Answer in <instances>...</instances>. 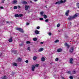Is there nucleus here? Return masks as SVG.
I'll use <instances>...</instances> for the list:
<instances>
[{"instance_id":"1","label":"nucleus","mask_w":79,"mask_h":79,"mask_svg":"<svg viewBox=\"0 0 79 79\" xmlns=\"http://www.w3.org/2000/svg\"><path fill=\"white\" fill-rule=\"evenodd\" d=\"M79 15V13H77L72 16H70L68 18V20H70L73 19H76V17H77Z\"/></svg>"},{"instance_id":"2","label":"nucleus","mask_w":79,"mask_h":79,"mask_svg":"<svg viewBox=\"0 0 79 79\" xmlns=\"http://www.w3.org/2000/svg\"><path fill=\"white\" fill-rule=\"evenodd\" d=\"M66 0H64V1L61 0L60 1H58L56 2L55 4L56 5H60L61 3H64L66 2Z\"/></svg>"},{"instance_id":"3","label":"nucleus","mask_w":79,"mask_h":79,"mask_svg":"<svg viewBox=\"0 0 79 79\" xmlns=\"http://www.w3.org/2000/svg\"><path fill=\"white\" fill-rule=\"evenodd\" d=\"M16 30H17V31H20V32H23L24 31H23V29L20 28H18L17 27L16 28Z\"/></svg>"},{"instance_id":"4","label":"nucleus","mask_w":79,"mask_h":79,"mask_svg":"<svg viewBox=\"0 0 79 79\" xmlns=\"http://www.w3.org/2000/svg\"><path fill=\"white\" fill-rule=\"evenodd\" d=\"M74 51V48L73 47H72L70 49L69 52L70 53H73Z\"/></svg>"},{"instance_id":"5","label":"nucleus","mask_w":79,"mask_h":79,"mask_svg":"<svg viewBox=\"0 0 79 79\" xmlns=\"http://www.w3.org/2000/svg\"><path fill=\"white\" fill-rule=\"evenodd\" d=\"M57 52H58L59 53L60 52H62V51H63V49L61 48H59L57 49Z\"/></svg>"},{"instance_id":"6","label":"nucleus","mask_w":79,"mask_h":79,"mask_svg":"<svg viewBox=\"0 0 79 79\" xmlns=\"http://www.w3.org/2000/svg\"><path fill=\"white\" fill-rule=\"evenodd\" d=\"M26 10H27L29 8H30V7L26 5L25 6Z\"/></svg>"},{"instance_id":"7","label":"nucleus","mask_w":79,"mask_h":79,"mask_svg":"<svg viewBox=\"0 0 79 79\" xmlns=\"http://www.w3.org/2000/svg\"><path fill=\"white\" fill-rule=\"evenodd\" d=\"M44 48H41L40 49H39L38 52H42V51H43V50H44Z\"/></svg>"},{"instance_id":"8","label":"nucleus","mask_w":79,"mask_h":79,"mask_svg":"<svg viewBox=\"0 0 79 79\" xmlns=\"http://www.w3.org/2000/svg\"><path fill=\"white\" fill-rule=\"evenodd\" d=\"M34 69H35V66L32 65V67L31 68V70L32 71H34Z\"/></svg>"},{"instance_id":"9","label":"nucleus","mask_w":79,"mask_h":79,"mask_svg":"<svg viewBox=\"0 0 79 79\" xmlns=\"http://www.w3.org/2000/svg\"><path fill=\"white\" fill-rule=\"evenodd\" d=\"M73 59L72 58H71L70 60V63L71 64H73Z\"/></svg>"},{"instance_id":"10","label":"nucleus","mask_w":79,"mask_h":79,"mask_svg":"<svg viewBox=\"0 0 79 79\" xmlns=\"http://www.w3.org/2000/svg\"><path fill=\"white\" fill-rule=\"evenodd\" d=\"M69 11V10H67L65 13V15L66 16H68V14Z\"/></svg>"},{"instance_id":"11","label":"nucleus","mask_w":79,"mask_h":79,"mask_svg":"<svg viewBox=\"0 0 79 79\" xmlns=\"http://www.w3.org/2000/svg\"><path fill=\"white\" fill-rule=\"evenodd\" d=\"M35 33L36 34H39V31L37 30H36L35 31Z\"/></svg>"},{"instance_id":"12","label":"nucleus","mask_w":79,"mask_h":79,"mask_svg":"<svg viewBox=\"0 0 79 79\" xmlns=\"http://www.w3.org/2000/svg\"><path fill=\"white\" fill-rule=\"evenodd\" d=\"M64 45L67 47L68 48H69V45L68 44L66 43H65Z\"/></svg>"},{"instance_id":"13","label":"nucleus","mask_w":79,"mask_h":79,"mask_svg":"<svg viewBox=\"0 0 79 79\" xmlns=\"http://www.w3.org/2000/svg\"><path fill=\"white\" fill-rule=\"evenodd\" d=\"M13 66H17V64H16V63L14 62L13 63Z\"/></svg>"},{"instance_id":"14","label":"nucleus","mask_w":79,"mask_h":79,"mask_svg":"<svg viewBox=\"0 0 79 79\" xmlns=\"http://www.w3.org/2000/svg\"><path fill=\"white\" fill-rule=\"evenodd\" d=\"M33 60H37V57L35 56H34L33 58Z\"/></svg>"},{"instance_id":"15","label":"nucleus","mask_w":79,"mask_h":79,"mask_svg":"<svg viewBox=\"0 0 79 79\" xmlns=\"http://www.w3.org/2000/svg\"><path fill=\"white\" fill-rule=\"evenodd\" d=\"M15 18H18V17H19V15H18V14H15Z\"/></svg>"},{"instance_id":"16","label":"nucleus","mask_w":79,"mask_h":79,"mask_svg":"<svg viewBox=\"0 0 79 79\" xmlns=\"http://www.w3.org/2000/svg\"><path fill=\"white\" fill-rule=\"evenodd\" d=\"M44 12L43 11H42L40 12V14L41 16H44Z\"/></svg>"},{"instance_id":"17","label":"nucleus","mask_w":79,"mask_h":79,"mask_svg":"<svg viewBox=\"0 0 79 79\" xmlns=\"http://www.w3.org/2000/svg\"><path fill=\"white\" fill-rule=\"evenodd\" d=\"M42 61H45V58L44 57H42L41 58Z\"/></svg>"},{"instance_id":"18","label":"nucleus","mask_w":79,"mask_h":79,"mask_svg":"<svg viewBox=\"0 0 79 79\" xmlns=\"http://www.w3.org/2000/svg\"><path fill=\"white\" fill-rule=\"evenodd\" d=\"M37 40V38L35 37L33 39L34 41H36Z\"/></svg>"},{"instance_id":"19","label":"nucleus","mask_w":79,"mask_h":79,"mask_svg":"<svg viewBox=\"0 0 79 79\" xmlns=\"http://www.w3.org/2000/svg\"><path fill=\"white\" fill-rule=\"evenodd\" d=\"M7 79V77H6V76H4L2 78V79Z\"/></svg>"},{"instance_id":"20","label":"nucleus","mask_w":79,"mask_h":79,"mask_svg":"<svg viewBox=\"0 0 79 79\" xmlns=\"http://www.w3.org/2000/svg\"><path fill=\"white\" fill-rule=\"evenodd\" d=\"M12 41H13V40H12V39H11V38L9 40V42H12Z\"/></svg>"},{"instance_id":"21","label":"nucleus","mask_w":79,"mask_h":79,"mask_svg":"<svg viewBox=\"0 0 79 79\" xmlns=\"http://www.w3.org/2000/svg\"><path fill=\"white\" fill-rule=\"evenodd\" d=\"M23 16V15L22 14L19 15V17H22Z\"/></svg>"},{"instance_id":"22","label":"nucleus","mask_w":79,"mask_h":79,"mask_svg":"<svg viewBox=\"0 0 79 79\" xmlns=\"http://www.w3.org/2000/svg\"><path fill=\"white\" fill-rule=\"evenodd\" d=\"M43 16H44V18H45V19H46V18H47V16L45 15H44Z\"/></svg>"},{"instance_id":"23","label":"nucleus","mask_w":79,"mask_h":79,"mask_svg":"<svg viewBox=\"0 0 79 79\" xmlns=\"http://www.w3.org/2000/svg\"><path fill=\"white\" fill-rule=\"evenodd\" d=\"M17 60L18 61H21V59L19 58L17 59Z\"/></svg>"},{"instance_id":"24","label":"nucleus","mask_w":79,"mask_h":79,"mask_svg":"<svg viewBox=\"0 0 79 79\" xmlns=\"http://www.w3.org/2000/svg\"><path fill=\"white\" fill-rule=\"evenodd\" d=\"M35 67H39V64H37L35 65Z\"/></svg>"},{"instance_id":"25","label":"nucleus","mask_w":79,"mask_h":79,"mask_svg":"<svg viewBox=\"0 0 79 79\" xmlns=\"http://www.w3.org/2000/svg\"><path fill=\"white\" fill-rule=\"evenodd\" d=\"M17 2V1L14 0L13 1V3H14V4H15Z\"/></svg>"},{"instance_id":"26","label":"nucleus","mask_w":79,"mask_h":79,"mask_svg":"<svg viewBox=\"0 0 79 79\" xmlns=\"http://www.w3.org/2000/svg\"><path fill=\"white\" fill-rule=\"evenodd\" d=\"M23 4H27V3L26 1H24L23 2Z\"/></svg>"},{"instance_id":"27","label":"nucleus","mask_w":79,"mask_h":79,"mask_svg":"<svg viewBox=\"0 0 79 79\" xmlns=\"http://www.w3.org/2000/svg\"><path fill=\"white\" fill-rule=\"evenodd\" d=\"M59 42V40H57L54 42H55V43H57V42Z\"/></svg>"},{"instance_id":"28","label":"nucleus","mask_w":79,"mask_h":79,"mask_svg":"<svg viewBox=\"0 0 79 79\" xmlns=\"http://www.w3.org/2000/svg\"><path fill=\"white\" fill-rule=\"evenodd\" d=\"M60 24L58 23V24L57 25V27H60Z\"/></svg>"},{"instance_id":"29","label":"nucleus","mask_w":79,"mask_h":79,"mask_svg":"<svg viewBox=\"0 0 79 79\" xmlns=\"http://www.w3.org/2000/svg\"><path fill=\"white\" fill-rule=\"evenodd\" d=\"M69 78L70 79H73V77L72 76H70L69 77Z\"/></svg>"},{"instance_id":"30","label":"nucleus","mask_w":79,"mask_h":79,"mask_svg":"<svg viewBox=\"0 0 79 79\" xmlns=\"http://www.w3.org/2000/svg\"><path fill=\"white\" fill-rule=\"evenodd\" d=\"M26 44H31V42H30V41H27L26 42Z\"/></svg>"},{"instance_id":"31","label":"nucleus","mask_w":79,"mask_h":79,"mask_svg":"<svg viewBox=\"0 0 79 79\" xmlns=\"http://www.w3.org/2000/svg\"><path fill=\"white\" fill-rule=\"evenodd\" d=\"M41 21H42V20H44V19H43V18H40L39 19Z\"/></svg>"},{"instance_id":"32","label":"nucleus","mask_w":79,"mask_h":79,"mask_svg":"<svg viewBox=\"0 0 79 79\" xmlns=\"http://www.w3.org/2000/svg\"><path fill=\"white\" fill-rule=\"evenodd\" d=\"M14 9H17V6H14Z\"/></svg>"},{"instance_id":"33","label":"nucleus","mask_w":79,"mask_h":79,"mask_svg":"<svg viewBox=\"0 0 79 79\" xmlns=\"http://www.w3.org/2000/svg\"><path fill=\"white\" fill-rule=\"evenodd\" d=\"M27 50L29 51H31V49H30V47H28L27 48Z\"/></svg>"},{"instance_id":"34","label":"nucleus","mask_w":79,"mask_h":79,"mask_svg":"<svg viewBox=\"0 0 79 79\" xmlns=\"http://www.w3.org/2000/svg\"><path fill=\"white\" fill-rule=\"evenodd\" d=\"M73 74H76V71H74L73 72Z\"/></svg>"},{"instance_id":"35","label":"nucleus","mask_w":79,"mask_h":79,"mask_svg":"<svg viewBox=\"0 0 79 79\" xmlns=\"http://www.w3.org/2000/svg\"><path fill=\"white\" fill-rule=\"evenodd\" d=\"M55 60L56 61H57L58 60V58H56L55 59Z\"/></svg>"},{"instance_id":"36","label":"nucleus","mask_w":79,"mask_h":79,"mask_svg":"<svg viewBox=\"0 0 79 79\" xmlns=\"http://www.w3.org/2000/svg\"><path fill=\"white\" fill-rule=\"evenodd\" d=\"M25 62L26 63H29V61L28 60H26L25 61Z\"/></svg>"},{"instance_id":"37","label":"nucleus","mask_w":79,"mask_h":79,"mask_svg":"<svg viewBox=\"0 0 79 79\" xmlns=\"http://www.w3.org/2000/svg\"><path fill=\"white\" fill-rule=\"evenodd\" d=\"M48 19H46L45 20V22H48Z\"/></svg>"},{"instance_id":"38","label":"nucleus","mask_w":79,"mask_h":79,"mask_svg":"<svg viewBox=\"0 0 79 79\" xmlns=\"http://www.w3.org/2000/svg\"><path fill=\"white\" fill-rule=\"evenodd\" d=\"M12 52H15V53L16 52V51L15 50H13L12 51Z\"/></svg>"},{"instance_id":"39","label":"nucleus","mask_w":79,"mask_h":79,"mask_svg":"<svg viewBox=\"0 0 79 79\" xmlns=\"http://www.w3.org/2000/svg\"><path fill=\"white\" fill-rule=\"evenodd\" d=\"M36 29H40V27H36Z\"/></svg>"},{"instance_id":"40","label":"nucleus","mask_w":79,"mask_h":79,"mask_svg":"<svg viewBox=\"0 0 79 79\" xmlns=\"http://www.w3.org/2000/svg\"><path fill=\"white\" fill-rule=\"evenodd\" d=\"M5 2V0H2V3H3Z\"/></svg>"},{"instance_id":"41","label":"nucleus","mask_w":79,"mask_h":79,"mask_svg":"<svg viewBox=\"0 0 79 79\" xmlns=\"http://www.w3.org/2000/svg\"><path fill=\"white\" fill-rule=\"evenodd\" d=\"M0 8L1 9V10H2V9H3V7H0Z\"/></svg>"},{"instance_id":"42","label":"nucleus","mask_w":79,"mask_h":79,"mask_svg":"<svg viewBox=\"0 0 79 79\" xmlns=\"http://www.w3.org/2000/svg\"><path fill=\"white\" fill-rule=\"evenodd\" d=\"M49 35H52V33L51 32L48 33Z\"/></svg>"},{"instance_id":"43","label":"nucleus","mask_w":79,"mask_h":79,"mask_svg":"<svg viewBox=\"0 0 79 79\" xmlns=\"http://www.w3.org/2000/svg\"><path fill=\"white\" fill-rule=\"evenodd\" d=\"M44 42H40V44H44Z\"/></svg>"},{"instance_id":"44","label":"nucleus","mask_w":79,"mask_h":79,"mask_svg":"<svg viewBox=\"0 0 79 79\" xmlns=\"http://www.w3.org/2000/svg\"><path fill=\"white\" fill-rule=\"evenodd\" d=\"M69 25H70L71 26V22H70L69 23Z\"/></svg>"},{"instance_id":"45","label":"nucleus","mask_w":79,"mask_h":79,"mask_svg":"<svg viewBox=\"0 0 79 79\" xmlns=\"http://www.w3.org/2000/svg\"><path fill=\"white\" fill-rule=\"evenodd\" d=\"M29 23H26V25L27 26H28V25H29Z\"/></svg>"},{"instance_id":"46","label":"nucleus","mask_w":79,"mask_h":79,"mask_svg":"<svg viewBox=\"0 0 79 79\" xmlns=\"http://www.w3.org/2000/svg\"><path fill=\"white\" fill-rule=\"evenodd\" d=\"M68 73L69 74H70V73H71V72H70V71H69V72H68Z\"/></svg>"},{"instance_id":"47","label":"nucleus","mask_w":79,"mask_h":79,"mask_svg":"<svg viewBox=\"0 0 79 79\" xmlns=\"http://www.w3.org/2000/svg\"><path fill=\"white\" fill-rule=\"evenodd\" d=\"M44 79H48V77H45V78Z\"/></svg>"},{"instance_id":"48","label":"nucleus","mask_w":79,"mask_h":79,"mask_svg":"<svg viewBox=\"0 0 79 79\" xmlns=\"http://www.w3.org/2000/svg\"><path fill=\"white\" fill-rule=\"evenodd\" d=\"M62 79H65V78H64L63 77H62Z\"/></svg>"},{"instance_id":"49","label":"nucleus","mask_w":79,"mask_h":79,"mask_svg":"<svg viewBox=\"0 0 79 79\" xmlns=\"http://www.w3.org/2000/svg\"><path fill=\"white\" fill-rule=\"evenodd\" d=\"M6 23H9V22L8 21H6Z\"/></svg>"},{"instance_id":"50","label":"nucleus","mask_w":79,"mask_h":79,"mask_svg":"<svg viewBox=\"0 0 79 79\" xmlns=\"http://www.w3.org/2000/svg\"><path fill=\"white\" fill-rule=\"evenodd\" d=\"M34 1L35 2H37V0H34Z\"/></svg>"},{"instance_id":"51","label":"nucleus","mask_w":79,"mask_h":79,"mask_svg":"<svg viewBox=\"0 0 79 79\" xmlns=\"http://www.w3.org/2000/svg\"><path fill=\"white\" fill-rule=\"evenodd\" d=\"M30 2H31V3H32V1H30Z\"/></svg>"},{"instance_id":"52","label":"nucleus","mask_w":79,"mask_h":79,"mask_svg":"<svg viewBox=\"0 0 79 79\" xmlns=\"http://www.w3.org/2000/svg\"><path fill=\"white\" fill-rule=\"evenodd\" d=\"M19 8H20V6H18Z\"/></svg>"},{"instance_id":"53","label":"nucleus","mask_w":79,"mask_h":79,"mask_svg":"<svg viewBox=\"0 0 79 79\" xmlns=\"http://www.w3.org/2000/svg\"><path fill=\"white\" fill-rule=\"evenodd\" d=\"M0 56H2V55H0Z\"/></svg>"},{"instance_id":"54","label":"nucleus","mask_w":79,"mask_h":79,"mask_svg":"<svg viewBox=\"0 0 79 79\" xmlns=\"http://www.w3.org/2000/svg\"><path fill=\"white\" fill-rule=\"evenodd\" d=\"M50 64H52V63H50Z\"/></svg>"},{"instance_id":"55","label":"nucleus","mask_w":79,"mask_h":79,"mask_svg":"<svg viewBox=\"0 0 79 79\" xmlns=\"http://www.w3.org/2000/svg\"><path fill=\"white\" fill-rule=\"evenodd\" d=\"M59 31V32H60V31Z\"/></svg>"},{"instance_id":"56","label":"nucleus","mask_w":79,"mask_h":79,"mask_svg":"<svg viewBox=\"0 0 79 79\" xmlns=\"http://www.w3.org/2000/svg\"><path fill=\"white\" fill-rule=\"evenodd\" d=\"M4 0V1H5V0Z\"/></svg>"}]
</instances>
